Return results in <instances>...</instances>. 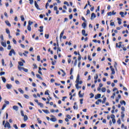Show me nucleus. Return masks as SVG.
Returning <instances> with one entry per match:
<instances>
[{"label": "nucleus", "mask_w": 129, "mask_h": 129, "mask_svg": "<svg viewBox=\"0 0 129 129\" xmlns=\"http://www.w3.org/2000/svg\"><path fill=\"white\" fill-rule=\"evenodd\" d=\"M79 80H80V76L79 75V74H78L76 81V83L79 84Z\"/></svg>", "instance_id": "obj_1"}, {"label": "nucleus", "mask_w": 129, "mask_h": 129, "mask_svg": "<svg viewBox=\"0 0 129 129\" xmlns=\"http://www.w3.org/2000/svg\"><path fill=\"white\" fill-rule=\"evenodd\" d=\"M5 127H8V128H11V124L9 122H7L5 124Z\"/></svg>", "instance_id": "obj_2"}, {"label": "nucleus", "mask_w": 129, "mask_h": 129, "mask_svg": "<svg viewBox=\"0 0 129 129\" xmlns=\"http://www.w3.org/2000/svg\"><path fill=\"white\" fill-rule=\"evenodd\" d=\"M95 18H96V15H95V14L94 13H92L91 20H93L94 19H95Z\"/></svg>", "instance_id": "obj_3"}, {"label": "nucleus", "mask_w": 129, "mask_h": 129, "mask_svg": "<svg viewBox=\"0 0 129 129\" xmlns=\"http://www.w3.org/2000/svg\"><path fill=\"white\" fill-rule=\"evenodd\" d=\"M85 33H86L85 30L84 29L82 31V34L83 36H85V37H87V36H88V34H86Z\"/></svg>", "instance_id": "obj_4"}, {"label": "nucleus", "mask_w": 129, "mask_h": 129, "mask_svg": "<svg viewBox=\"0 0 129 129\" xmlns=\"http://www.w3.org/2000/svg\"><path fill=\"white\" fill-rule=\"evenodd\" d=\"M34 5H35V8H36V9H37V10H40V8L39 7V5H38V4H37V2H36V1H35V2H34Z\"/></svg>", "instance_id": "obj_5"}, {"label": "nucleus", "mask_w": 129, "mask_h": 129, "mask_svg": "<svg viewBox=\"0 0 129 129\" xmlns=\"http://www.w3.org/2000/svg\"><path fill=\"white\" fill-rule=\"evenodd\" d=\"M101 97V94H98L97 95L95 96V99H98V98H100Z\"/></svg>", "instance_id": "obj_6"}, {"label": "nucleus", "mask_w": 129, "mask_h": 129, "mask_svg": "<svg viewBox=\"0 0 129 129\" xmlns=\"http://www.w3.org/2000/svg\"><path fill=\"white\" fill-rule=\"evenodd\" d=\"M6 87L8 89H11L13 87V86L10 84H7Z\"/></svg>", "instance_id": "obj_7"}, {"label": "nucleus", "mask_w": 129, "mask_h": 129, "mask_svg": "<svg viewBox=\"0 0 129 129\" xmlns=\"http://www.w3.org/2000/svg\"><path fill=\"white\" fill-rule=\"evenodd\" d=\"M13 109H14V110H16V111H18V110H19V107H18V106H13Z\"/></svg>", "instance_id": "obj_8"}, {"label": "nucleus", "mask_w": 129, "mask_h": 129, "mask_svg": "<svg viewBox=\"0 0 129 129\" xmlns=\"http://www.w3.org/2000/svg\"><path fill=\"white\" fill-rule=\"evenodd\" d=\"M63 35H64V30H63L60 34V36H59V39L60 40H61L62 39V38H63Z\"/></svg>", "instance_id": "obj_9"}, {"label": "nucleus", "mask_w": 129, "mask_h": 129, "mask_svg": "<svg viewBox=\"0 0 129 129\" xmlns=\"http://www.w3.org/2000/svg\"><path fill=\"white\" fill-rule=\"evenodd\" d=\"M1 45H2L3 47H7V43H6V42L1 41Z\"/></svg>", "instance_id": "obj_10"}, {"label": "nucleus", "mask_w": 129, "mask_h": 129, "mask_svg": "<svg viewBox=\"0 0 129 129\" xmlns=\"http://www.w3.org/2000/svg\"><path fill=\"white\" fill-rule=\"evenodd\" d=\"M5 23L6 24V25L7 26H8V27H11L12 26V25H11V23H10V22H9V21H6Z\"/></svg>", "instance_id": "obj_11"}, {"label": "nucleus", "mask_w": 129, "mask_h": 129, "mask_svg": "<svg viewBox=\"0 0 129 129\" xmlns=\"http://www.w3.org/2000/svg\"><path fill=\"white\" fill-rule=\"evenodd\" d=\"M40 29H39L38 31H39V32H40V33H43V29L44 28V27L43 26H41L40 27H39Z\"/></svg>", "instance_id": "obj_12"}, {"label": "nucleus", "mask_w": 129, "mask_h": 129, "mask_svg": "<svg viewBox=\"0 0 129 129\" xmlns=\"http://www.w3.org/2000/svg\"><path fill=\"white\" fill-rule=\"evenodd\" d=\"M42 111H43V112H44L45 113H46V114H49V113H50V112H49V110H48L47 109L42 110Z\"/></svg>", "instance_id": "obj_13"}, {"label": "nucleus", "mask_w": 129, "mask_h": 129, "mask_svg": "<svg viewBox=\"0 0 129 129\" xmlns=\"http://www.w3.org/2000/svg\"><path fill=\"white\" fill-rule=\"evenodd\" d=\"M119 15L120 16H121V18H124V13L122 12H120L119 13Z\"/></svg>", "instance_id": "obj_14"}, {"label": "nucleus", "mask_w": 129, "mask_h": 129, "mask_svg": "<svg viewBox=\"0 0 129 129\" xmlns=\"http://www.w3.org/2000/svg\"><path fill=\"white\" fill-rule=\"evenodd\" d=\"M23 117L24 121H27L28 120V116H27V115H25Z\"/></svg>", "instance_id": "obj_15"}, {"label": "nucleus", "mask_w": 129, "mask_h": 129, "mask_svg": "<svg viewBox=\"0 0 129 129\" xmlns=\"http://www.w3.org/2000/svg\"><path fill=\"white\" fill-rule=\"evenodd\" d=\"M50 120H51V121L55 122V121H57V119H56L55 117H52V118H50Z\"/></svg>", "instance_id": "obj_16"}, {"label": "nucleus", "mask_w": 129, "mask_h": 129, "mask_svg": "<svg viewBox=\"0 0 129 129\" xmlns=\"http://www.w3.org/2000/svg\"><path fill=\"white\" fill-rule=\"evenodd\" d=\"M36 77L39 79H40V80H43V78H42V77H41V76H40V75L39 74L36 75Z\"/></svg>", "instance_id": "obj_17"}, {"label": "nucleus", "mask_w": 129, "mask_h": 129, "mask_svg": "<svg viewBox=\"0 0 129 129\" xmlns=\"http://www.w3.org/2000/svg\"><path fill=\"white\" fill-rule=\"evenodd\" d=\"M82 26L83 27V29H86V23H83L82 24Z\"/></svg>", "instance_id": "obj_18"}, {"label": "nucleus", "mask_w": 129, "mask_h": 129, "mask_svg": "<svg viewBox=\"0 0 129 129\" xmlns=\"http://www.w3.org/2000/svg\"><path fill=\"white\" fill-rule=\"evenodd\" d=\"M27 30L28 31H29V32H31V31H32V28H31V26L29 25L27 26Z\"/></svg>", "instance_id": "obj_19"}, {"label": "nucleus", "mask_w": 129, "mask_h": 129, "mask_svg": "<svg viewBox=\"0 0 129 129\" xmlns=\"http://www.w3.org/2000/svg\"><path fill=\"white\" fill-rule=\"evenodd\" d=\"M121 117L122 118V121H123V119H122L123 118V117H124V114L123 113V112H121Z\"/></svg>", "instance_id": "obj_20"}, {"label": "nucleus", "mask_w": 129, "mask_h": 129, "mask_svg": "<svg viewBox=\"0 0 129 129\" xmlns=\"http://www.w3.org/2000/svg\"><path fill=\"white\" fill-rule=\"evenodd\" d=\"M33 24H34V22L31 21H28V26H31L32 25H33Z\"/></svg>", "instance_id": "obj_21"}, {"label": "nucleus", "mask_w": 129, "mask_h": 129, "mask_svg": "<svg viewBox=\"0 0 129 129\" xmlns=\"http://www.w3.org/2000/svg\"><path fill=\"white\" fill-rule=\"evenodd\" d=\"M18 91H19V92L20 93L24 94V91L23 90H22V89H21V88L18 89Z\"/></svg>", "instance_id": "obj_22"}, {"label": "nucleus", "mask_w": 129, "mask_h": 129, "mask_svg": "<svg viewBox=\"0 0 129 129\" xmlns=\"http://www.w3.org/2000/svg\"><path fill=\"white\" fill-rule=\"evenodd\" d=\"M38 105H39L40 107H44V104H43L42 103H38Z\"/></svg>", "instance_id": "obj_23"}, {"label": "nucleus", "mask_w": 129, "mask_h": 129, "mask_svg": "<svg viewBox=\"0 0 129 129\" xmlns=\"http://www.w3.org/2000/svg\"><path fill=\"white\" fill-rule=\"evenodd\" d=\"M60 71H61V72H62V73H63V74L62 75V77H64V76H65V75H66V73H65V72L63 70H60Z\"/></svg>", "instance_id": "obj_24"}, {"label": "nucleus", "mask_w": 129, "mask_h": 129, "mask_svg": "<svg viewBox=\"0 0 129 129\" xmlns=\"http://www.w3.org/2000/svg\"><path fill=\"white\" fill-rule=\"evenodd\" d=\"M79 97H83V95L81 94V91H79Z\"/></svg>", "instance_id": "obj_25"}, {"label": "nucleus", "mask_w": 129, "mask_h": 129, "mask_svg": "<svg viewBox=\"0 0 129 129\" xmlns=\"http://www.w3.org/2000/svg\"><path fill=\"white\" fill-rule=\"evenodd\" d=\"M6 33L7 34H8V35H10L11 34V32H10V30H9V29H6Z\"/></svg>", "instance_id": "obj_26"}, {"label": "nucleus", "mask_w": 129, "mask_h": 129, "mask_svg": "<svg viewBox=\"0 0 129 129\" xmlns=\"http://www.w3.org/2000/svg\"><path fill=\"white\" fill-rule=\"evenodd\" d=\"M2 80H3V82L4 83H6V82H7V80H6V78L3 77H2Z\"/></svg>", "instance_id": "obj_27"}, {"label": "nucleus", "mask_w": 129, "mask_h": 129, "mask_svg": "<svg viewBox=\"0 0 129 129\" xmlns=\"http://www.w3.org/2000/svg\"><path fill=\"white\" fill-rule=\"evenodd\" d=\"M76 87L77 89H79V88H81V86L79 87V84H76Z\"/></svg>", "instance_id": "obj_28"}, {"label": "nucleus", "mask_w": 129, "mask_h": 129, "mask_svg": "<svg viewBox=\"0 0 129 129\" xmlns=\"http://www.w3.org/2000/svg\"><path fill=\"white\" fill-rule=\"evenodd\" d=\"M24 96L26 99H29V98H30V97H29V96L27 94H24Z\"/></svg>", "instance_id": "obj_29"}, {"label": "nucleus", "mask_w": 129, "mask_h": 129, "mask_svg": "<svg viewBox=\"0 0 129 129\" xmlns=\"http://www.w3.org/2000/svg\"><path fill=\"white\" fill-rule=\"evenodd\" d=\"M18 69H19V70H20V71H22V70H24V68L21 67L19 66H18Z\"/></svg>", "instance_id": "obj_30"}, {"label": "nucleus", "mask_w": 129, "mask_h": 129, "mask_svg": "<svg viewBox=\"0 0 129 129\" xmlns=\"http://www.w3.org/2000/svg\"><path fill=\"white\" fill-rule=\"evenodd\" d=\"M101 91H102V92H105V91H106V88H102Z\"/></svg>", "instance_id": "obj_31"}, {"label": "nucleus", "mask_w": 129, "mask_h": 129, "mask_svg": "<svg viewBox=\"0 0 129 129\" xmlns=\"http://www.w3.org/2000/svg\"><path fill=\"white\" fill-rule=\"evenodd\" d=\"M18 64L20 66H24V63L22 61H19Z\"/></svg>", "instance_id": "obj_32"}, {"label": "nucleus", "mask_w": 129, "mask_h": 129, "mask_svg": "<svg viewBox=\"0 0 129 129\" xmlns=\"http://www.w3.org/2000/svg\"><path fill=\"white\" fill-rule=\"evenodd\" d=\"M120 103H121V104H124V105H125L126 104L125 101L124 100H122V101H120Z\"/></svg>", "instance_id": "obj_33"}, {"label": "nucleus", "mask_w": 129, "mask_h": 129, "mask_svg": "<svg viewBox=\"0 0 129 129\" xmlns=\"http://www.w3.org/2000/svg\"><path fill=\"white\" fill-rule=\"evenodd\" d=\"M106 101V97H104L103 98V100L102 101V103H105Z\"/></svg>", "instance_id": "obj_34"}, {"label": "nucleus", "mask_w": 129, "mask_h": 129, "mask_svg": "<svg viewBox=\"0 0 129 129\" xmlns=\"http://www.w3.org/2000/svg\"><path fill=\"white\" fill-rule=\"evenodd\" d=\"M21 19V21L22 22H24V21H25V18L24 17V16L23 15H22L21 17H20Z\"/></svg>", "instance_id": "obj_35"}, {"label": "nucleus", "mask_w": 129, "mask_h": 129, "mask_svg": "<svg viewBox=\"0 0 129 129\" xmlns=\"http://www.w3.org/2000/svg\"><path fill=\"white\" fill-rule=\"evenodd\" d=\"M117 123L118 124H120L121 123V121H120V118H118L117 121Z\"/></svg>", "instance_id": "obj_36"}, {"label": "nucleus", "mask_w": 129, "mask_h": 129, "mask_svg": "<svg viewBox=\"0 0 129 129\" xmlns=\"http://www.w3.org/2000/svg\"><path fill=\"white\" fill-rule=\"evenodd\" d=\"M90 98H93V97H94V94H93V93H90Z\"/></svg>", "instance_id": "obj_37"}, {"label": "nucleus", "mask_w": 129, "mask_h": 129, "mask_svg": "<svg viewBox=\"0 0 129 129\" xmlns=\"http://www.w3.org/2000/svg\"><path fill=\"white\" fill-rule=\"evenodd\" d=\"M33 66L34 67L33 69H37V68H38V67L37 66V64H36V63H34L33 64Z\"/></svg>", "instance_id": "obj_38"}, {"label": "nucleus", "mask_w": 129, "mask_h": 129, "mask_svg": "<svg viewBox=\"0 0 129 129\" xmlns=\"http://www.w3.org/2000/svg\"><path fill=\"white\" fill-rule=\"evenodd\" d=\"M29 1V4L30 5H33L34 4V0H28Z\"/></svg>", "instance_id": "obj_39"}, {"label": "nucleus", "mask_w": 129, "mask_h": 129, "mask_svg": "<svg viewBox=\"0 0 129 129\" xmlns=\"http://www.w3.org/2000/svg\"><path fill=\"white\" fill-rule=\"evenodd\" d=\"M6 107H7V104H4L2 107V110H4V109H5V108H6Z\"/></svg>", "instance_id": "obj_40"}, {"label": "nucleus", "mask_w": 129, "mask_h": 129, "mask_svg": "<svg viewBox=\"0 0 129 129\" xmlns=\"http://www.w3.org/2000/svg\"><path fill=\"white\" fill-rule=\"evenodd\" d=\"M110 118H112V119H114L115 118V116L114 114H112L110 116Z\"/></svg>", "instance_id": "obj_41"}, {"label": "nucleus", "mask_w": 129, "mask_h": 129, "mask_svg": "<svg viewBox=\"0 0 129 129\" xmlns=\"http://www.w3.org/2000/svg\"><path fill=\"white\" fill-rule=\"evenodd\" d=\"M9 56H13V49L10 51Z\"/></svg>", "instance_id": "obj_42"}, {"label": "nucleus", "mask_w": 129, "mask_h": 129, "mask_svg": "<svg viewBox=\"0 0 129 129\" xmlns=\"http://www.w3.org/2000/svg\"><path fill=\"white\" fill-rule=\"evenodd\" d=\"M0 51L1 52H4L5 51V49H4V47L0 46Z\"/></svg>", "instance_id": "obj_43"}, {"label": "nucleus", "mask_w": 129, "mask_h": 129, "mask_svg": "<svg viewBox=\"0 0 129 129\" xmlns=\"http://www.w3.org/2000/svg\"><path fill=\"white\" fill-rule=\"evenodd\" d=\"M37 121L38 122V123H39L40 124L42 123V121L41 120H40V118H37Z\"/></svg>", "instance_id": "obj_44"}, {"label": "nucleus", "mask_w": 129, "mask_h": 129, "mask_svg": "<svg viewBox=\"0 0 129 129\" xmlns=\"http://www.w3.org/2000/svg\"><path fill=\"white\" fill-rule=\"evenodd\" d=\"M0 39L2 40L1 41H4V35H1V36H0Z\"/></svg>", "instance_id": "obj_45"}, {"label": "nucleus", "mask_w": 129, "mask_h": 129, "mask_svg": "<svg viewBox=\"0 0 129 129\" xmlns=\"http://www.w3.org/2000/svg\"><path fill=\"white\" fill-rule=\"evenodd\" d=\"M6 74V73L5 72H1L0 73V76H2V75H5Z\"/></svg>", "instance_id": "obj_46"}, {"label": "nucleus", "mask_w": 129, "mask_h": 129, "mask_svg": "<svg viewBox=\"0 0 129 129\" xmlns=\"http://www.w3.org/2000/svg\"><path fill=\"white\" fill-rule=\"evenodd\" d=\"M26 124H25V123H23V124H22L21 125V127H22V128H24V127H25V126H26Z\"/></svg>", "instance_id": "obj_47"}, {"label": "nucleus", "mask_w": 129, "mask_h": 129, "mask_svg": "<svg viewBox=\"0 0 129 129\" xmlns=\"http://www.w3.org/2000/svg\"><path fill=\"white\" fill-rule=\"evenodd\" d=\"M111 71H112L111 74H115V72L114 71V69H112V70H111Z\"/></svg>", "instance_id": "obj_48"}, {"label": "nucleus", "mask_w": 129, "mask_h": 129, "mask_svg": "<svg viewBox=\"0 0 129 129\" xmlns=\"http://www.w3.org/2000/svg\"><path fill=\"white\" fill-rule=\"evenodd\" d=\"M88 59L89 60V61H92V59L91 58V57L90 55H88Z\"/></svg>", "instance_id": "obj_49"}, {"label": "nucleus", "mask_w": 129, "mask_h": 129, "mask_svg": "<svg viewBox=\"0 0 129 129\" xmlns=\"http://www.w3.org/2000/svg\"><path fill=\"white\" fill-rule=\"evenodd\" d=\"M64 5H67L68 7H69V3H68V2L65 1L64 3H63Z\"/></svg>", "instance_id": "obj_50"}, {"label": "nucleus", "mask_w": 129, "mask_h": 129, "mask_svg": "<svg viewBox=\"0 0 129 129\" xmlns=\"http://www.w3.org/2000/svg\"><path fill=\"white\" fill-rule=\"evenodd\" d=\"M21 114L22 116H25V114H24V111L21 110Z\"/></svg>", "instance_id": "obj_51"}, {"label": "nucleus", "mask_w": 129, "mask_h": 129, "mask_svg": "<svg viewBox=\"0 0 129 129\" xmlns=\"http://www.w3.org/2000/svg\"><path fill=\"white\" fill-rule=\"evenodd\" d=\"M115 96V93H113V95L111 96V98H114V97Z\"/></svg>", "instance_id": "obj_52"}, {"label": "nucleus", "mask_w": 129, "mask_h": 129, "mask_svg": "<svg viewBox=\"0 0 129 129\" xmlns=\"http://www.w3.org/2000/svg\"><path fill=\"white\" fill-rule=\"evenodd\" d=\"M45 38L46 39H49V34H45Z\"/></svg>", "instance_id": "obj_53"}, {"label": "nucleus", "mask_w": 129, "mask_h": 129, "mask_svg": "<svg viewBox=\"0 0 129 129\" xmlns=\"http://www.w3.org/2000/svg\"><path fill=\"white\" fill-rule=\"evenodd\" d=\"M23 71H24V72H28L29 71V70L27 69H25L24 68H23Z\"/></svg>", "instance_id": "obj_54"}, {"label": "nucleus", "mask_w": 129, "mask_h": 129, "mask_svg": "<svg viewBox=\"0 0 129 129\" xmlns=\"http://www.w3.org/2000/svg\"><path fill=\"white\" fill-rule=\"evenodd\" d=\"M72 18H73V15L72 14L70 15L69 16V19L70 20H72Z\"/></svg>", "instance_id": "obj_55"}, {"label": "nucleus", "mask_w": 129, "mask_h": 129, "mask_svg": "<svg viewBox=\"0 0 129 129\" xmlns=\"http://www.w3.org/2000/svg\"><path fill=\"white\" fill-rule=\"evenodd\" d=\"M67 117L69 119H71V116L69 114L67 115Z\"/></svg>", "instance_id": "obj_56"}, {"label": "nucleus", "mask_w": 129, "mask_h": 129, "mask_svg": "<svg viewBox=\"0 0 129 129\" xmlns=\"http://www.w3.org/2000/svg\"><path fill=\"white\" fill-rule=\"evenodd\" d=\"M76 65H77V59H75L74 62V66H76Z\"/></svg>", "instance_id": "obj_57"}, {"label": "nucleus", "mask_w": 129, "mask_h": 129, "mask_svg": "<svg viewBox=\"0 0 129 129\" xmlns=\"http://www.w3.org/2000/svg\"><path fill=\"white\" fill-rule=\"evenodd\" d=\"M54 11H57L58 10V8L57 6H55L53 8Z\"/></svg>", "instance_id": "obj_58"}, {"label": "nucleus", "mask_w": 129, "mask_h": 129, "mask_svg": "<svg viewBox=\"0 0 129 129\" xmlns=\"http://www.w3.org/2000/svg\"><path fill=\"white\" fill-rule=\"evenodd\" d=\"M107 15L108 16H112V13H111V12H110L107 13Z\"/></svg>", "instance_id": "obj_59"}, {"label": "nucleus", "mask_w": 129, "mask_h": 129, "mask_svg": "<svg viewBox=\"0 0 129 129\" xmlns=\"http://www.w3.org/2000/svg\"><path fill=\"white\" fill-rule=\"evenodd\" d=\"M110 26H115L114 25V22H111L110 24Z\"/></svg>", "instance_id": "obj_60"}, {"label": "nucleus", "mask_w": 129, "mask_h": 129, "mask_svg": "<svg viewBox=\"0 0 129 129\" xmlns=\"http://www.w3.org/2000/svg\"><path fill=\"white\" fill-rule=\"evenodd\" d=\"M10 68H12V67H13V63L12 62V61H10Z\"/></svg>", "instance_id": "obj_61"}, {"label": "nucleus", "mask_w": 129, "mask_h": 129, "mask_svg": "<svg viewBox=\"0 0 129 129\" xmlns=\"http://www.w3.org/2000/svg\"><path fill=\"white\" fill-rule=\"evenodd\" d=\"M37 61H40V60H41V58H40V55H38L37 56Z\"/></svg>", "instance_id": "obj_62"}, {"label": "nucleus", "mask_w": 129, "mask_h": 129, "mask_svg": "<svg viewBox=\"0 0 129 129\" xmlns=\"http://www.w3.org/2000/svg\"><path fill=\"white\" fill-rule=\"evenodd\" d=\"M13 126H14V127H15V129H18V128H19L18 127V126H17V124H14V125H13Z\"/></svg>", "instance_id": "obj_63"}, {"label": "nucleus", "mask_w": 129, "mask_h": 129, "mask_svg": "<svg viewBox=\"0 0 129 129\" xmlns=\"http://www.w3.org/2000/svg\"><path fill=\"white\" fill-rule=\"evenodd\" d=\"M13 43H14V44H17V41H16V40H15V39H13Z\"/></svg>", "instance_id": "obj_64"}]
</instances>
